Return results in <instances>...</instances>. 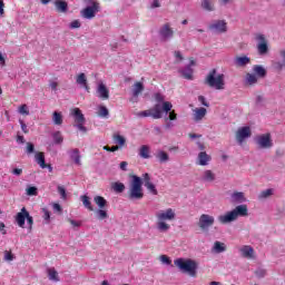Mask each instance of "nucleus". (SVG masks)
Returning <instances> with one entry per match:
<instances>
[{"label":"nucleus","instance_id":"1","mask_svg":"<svg viewBox=\"0 0 285 285\" xmlns=\"http://www.w3.org/2000/svg\"><path fill=\"white\" fill-rule=\"evenodd\" d=\"M239 217H248V206L238 205L233 210L227 212L225 215L218 216L219 224H230L237 222Z\"/></svg>","mask_w":285,"mask_h":285},{"label":"nucleus","instance_id":"2","mask_svg":"<svg viewBox=\"0 0 285 285\" xmlns=\"http://www.w3.org/2000/svg\"><path fill=\"white\" fill-rule=\"evenodd\" d=\"M163 110L164 112H170V110H173V104L170 101L163 102V106L160 104H156L153 108L138 112L137 117H151L153 119H161Z\"/></svg>","mask_w":285,"mask_h":285},{"label":"nucleus","instance_id":"3","mask_svg":"<svg viewBox=\"0 0 285 285\" xmlns=\"http://www.w3.org/2000/svg\"><path fill=\"white\" fill-rule=\"evenodd\" d=\"M205 86L215 88V90H224L226 88V80L224 73H217V69H212L205 80Z\"/></svg>","mask_w":285,"mask_h":285},{"label":"nucleus","instance_id":"4","mask_svg":"<svg viewBox=\"0 0 285 285\" xmlns=\"http://www.w3.org/2000/svg\"><path fill=\"white\" fill-rule=\"evenodd\" d=\"M141 186H144L141 177L132 175L129 184V190L127 191L128 199H144V188Z\"/></svg>","mask_w":285,"mask_h":285},{"label":"nucleus","instance_id":"5","mask_svg":"<svg viewBox=\"0 0 285 285\" xmlns=\"http://www.w3.org/2000/svg\"><path fill=\"white\" fill-rule=\"evenodd\" d=\"M175 266L179 268L181 273H187L190 277H197V261L190 258H177L174 261Z\"/></svg>","mask_w":285,"mask_h":285},{"label":"nucleus","instance_id":"6","mask_svg":"<svg viewBox=\"0 0 285 285\" xmlns=\"http://www.w3.org/2000/svg\"><path fill=\"white\" fill-rule=\"evenodd\" d=\"M156 217L158 219V230H160V233H166L167 230H170V226L166 222H173L175 219V210H173V208H168L165 212L157 213Z\"/></svg>","mask_w":285,"mask_h":285},{"label":"nucleus","instance_id":"7","mask_svg":"<svg viewBox=\"0 0 285 285\" xmlns=\"http://www.w3.org/2000/svg\"><path fill=\"white\" fill-rule=\"evenodd\" d=\"M215 225V217L208 214L200 215L198 219V227L203 233H208L210 227Z\"/></svg>","mask_w":285,"mask_h":285},{"label":"nucleus","instance_id":"8","mask_svg":"<svg viewBox=\"0 0 285 285\" xmlns=\"http://www.w3.org/2000/svg\"><path fill=\"white\" fill-rule=\"evenodd\" d=\"M99 2L92 1L90 7L81 10V17H83V19H95V16L97 12H99Z\"/></svg>","mask_w":285,"mask_h":285},{"label":"nucleus","instance_id":"9","mask_svg":"<svg viewBox=\"0 0 285 285\" xmlns=\"http://www.w3.org/2000/svg\"><path fill=\"white\" fill-rule=\"evenodd\" d=\"M256 41H258L257 45V51L258 55H267L268 53V40H266V36L263 33H257L255 36Z\"/></svg>","mask_w":285,"mask_h":285},{"label":"nucleus","instance_id":"10","mask_svg":"<svg viewBox=\"0 0 285 285\" xmlns=\"http://www.w3.org/2000/svg\"><path fill=\"white\" fill-rule=\"evenodd\" d=\"M253 132L250 131V127H240L236 131V141L238 144H244L245 139H248Z\"/></svg>","mask_w":285,"mask_h":285},{"label":"nucleus","instance_id":"11","mask_svg":"<svg viewBox=\"0 0 285 285\" xmlns=\"http://www.w3.org/2000/svg\"><path fill=\"white\" fill-rule=\"evenodd\" d=\"M256 144L259 148H272L273 141L271 140V134H263L256 138Z\"/></svg>","mask_w":285,"mask_h":285},{"label":"nucleus","instance_id":"12","mask_svg":"<svg viewBox=\"0 0 285 285\" xmlns=\"http://www.w3.org/2000/svg\"><path fill=\"white\" fill-rule=\"evenodd\" d=\"M209 30H212V32H217V33L222 35V33L226 32V30H228V28L226 26V21L216 20L212 24H209Z\"/></svg>","mask_w":285,"mask_h":285},{"label":"nucleus","instance_id":"13","mask_svg":"<svg viewBox=\"0 0 285 285\" xmlns=\"http://www.w3.org/2000/svg\"><path fill=\"white\" fill-rule=\"evenodd\" d=\"M142 181L144 186L147 188L149 193H151V195H158L157 187L155 186V184H153V181H150V174H144Z\"/></svg>","mask_w":285,"mask_h":285},{"label":"nucleus","instance_id":"14","mask_svg":"<svg viewBox=\"0 0 285 285\" xmlns=\"http://www.w3.org/2000/svg\"><path fill=\"white\" fill-rule=\"evenodd\" d=\"M28 209L26 207H22L21 210L16 215V223L20 228H26V219L28 217Z\"/></svg>","mask_w":285,"mask_h":285},{"label":"nucleus","instance_id":"15","mask_svg":"<svg viewBox=\"0 0 285 285\" xmlns=\"http://www.w3.org/2000/svg\"><path fill=\"white\" fill-rule=\"evenodd\" d=\"M160 37H163L165 40L173 39L175 36V31L173 28H170V23H165L160 30H159Z\"/></svg>","mask_w":285,"mask_h":285},{"label":"nucleus","instance_id":"16","mask_svg":"<svg viewBox=\"0 0 285 285\" xmlns=\"http://www.w3.org/2000/svg\"><path fill=\"white\" fill-rule=\"evenodd\" d=\"M239 253L245 259H253L255 257V249L249 245L242 246Z\"/></svg>","mask_w":285,"mask_h":285},{"label":"nucleus","instance_id":"17","mask_svg":"<svg viewBox=\"0 0 285 285\" xmlns=\"http://www.w3.org/2000/svg\"><path fill=\"white\" fill-rule=\"evenodd\" d=\"M35 159L40 168H49V170H52V166L46 164V154H43V151H38L35 155Z\"/></svg>","mask_w":285,"mask_h":285},{"label":"nucleus","instance_id":"18","mask_svg":"<svg viewBox=\"0 0 285 285\" xmlns=\"http://www.w3.org/2000/svg\"><path fill=\"white\" fill-rule=\"evenodd\" d=\"M97 92L100 99H110V90H108V87L104 82L98 85Z\"/></svg>","mask_w":285,"mask_h":285},{"label":"nucleus","instance_id":"19","mask_svg":"<svg viewBox=\"0 0 285 285\" xmlns=\"http://www.w3.org/2000/svg\"><path fill=\"white\" fill-rule=\"evenodd\" d=\"M210 155H207L206 151H200L198 154V166H208L210 164Z\"/></svg>","mask_w":285,"mask_h":285},{"label":"nucleus","instance_id":"20","mask_svg":"<svg viewBox=\"0 0 285 285\" xmlns=\"http://www.w3.org/2000/svg\"><path fill=\"white\" fill-rule=\"evenodd\" d=\"M206 112L207 110L204 107L194 109V121H202L206 117Z\"/></svg>","mask_w":285,"mask_h":285},{"label":"nucleus","instance_id":"21","mask_svg":"<svg viewBox=\"0 0 285 285\" xmlns=\"http://www.w3.org/2000/svg\"><path fill=\"white\" fill-rule=\"evenodd\" d=\"M250 63V58L247 56H239L235 58V66L238 68H244V66H248Z\"/></svg>","mask_w":285,"mask_h":285},{"label":"nucleus","instance_id":"22","mask_svg":"<svg viewBox=\"0 0 285 285\" xmlns=\"http://www.w3.org/2000/svg\"><path fill=\"white\" fill-rule=\"evenodd\" d=\"M72 115L75 117L76 124H86V117H83V114L81 112V109L75 108L72 110Z\"/></svg>","mask_w":285,"mask_h":285},{"label":"nucleus","instance_id":"23","mask_svg":"<svg viewBox=\"0 0 285 285\" xmlns=\"http://www.w3.org/2000/svg\"><path fill=\"white\" fill-rule=\"evenodd\" d=\"M232 202L233 204H243V202H246V197L244 196V193L235 191L232 194Z\"/></svg>","mask_w":285,"mask_h":285},{"label":"nucleus","instance_id":"24","mask_svg":"<svg viewBox=\"0 0 285 285\" xmlns=\"http://www.w3.org/2000/svg\"><path fill=\"white\" fill-rule=\"evenodd\" d=\"M139 157H141V159H150V146L142 145L139 148Z\"/></svg>","mask_w":285,"mask_h":285},{"label":"nucleus","instance_id":"25","mask_svg":"<svg viewBox=\"0 0 285 285\" xmlns=\"http://www.w3.org/2000/svg\"><path fill=\"white\" fill-rule=\"evenodd\" d=\"M55 6L58 12H68V2L65 0H56Z\"/></svg>","mask_w":285,"mask_h":285},{"label":"nucleus","instance_id":"26","mask_svg":"<svg viewBox=\"0 0 285 285\" xmlns=\"http://www.w3.org/2000/svg\"><path fill=\"white\" fill-rule=\"evenodd\" d=\"M253 72L259 77V79H264L266 77V69L261 65H255L253 67Z\"/></svg>","mask_w":285,"mask_h":285},{"label":"nucleus","instance_id":"27","mask_svg":"<svg viewBox=\"0 0 285 285\" xmlns=\"http://www.w3.org/2000/svg\"><path fill=\"white\" fill-rule=\"evenodd\" d=\"M47 275L51 282H59V273L57 272V269H55V267L48 268Z\"/></svg>","mask_w":285,"mask_h":285},{"label":"nucleus","instance_id":"28","mask_svg":"<svg viewBox=\"0 0 285 285\" xmlns=\"http://www.w3.org/2000/svg\"><path fill=\"white\" fill-rule=\"evenodd\" d=\"M81 202H82V206H85V208H87V210H95V207H92V203L90 202V197H88L87 195H82L80 197Z\"/></svg>","mask_w":285,"mask_h":285},{"label":"nucleus","instance_id":"29","mask_svg":"<svg viewBox=\"0 0 285 285\" xmlns=\"http://www.w3.org/2000/svg\"><path fill=\"white\" fill-rule=\"evenodd\" d=\"M94 202L98 206L99 209L106 208V206H108V200H106V198H104L102 196H96L94 198Z\"/></svg>","mask_w":285,"mask_h":285},{"label":"nucleus","instance_id":"30","mask_svg":"<svg viewBox=\"0 0 285 285\" xmlns=\"http://www.w3.org/2000/svg\"><path fill=\"white\" fill-rule=\"evenodd\" d=\"M52 121L55 126H61L63 124V116L59 111H53Z\"/></svg>","mask_w":285,"mask_h":285},{"label":"nucleus","instance_id":"31","mask_svg":"<svg viewBox=\"0 0 285 285\" xmlns=\"http://www.w3.org/2000/svg\"><path fill=\"white\" fill-rule=\"evenodd\" d=\"M213 250H214V253H225V250H226V244H224V243H222V242H219V240H216L215 243H214V247H213Z\"/></svg>","mask_w":285,"mask_h":285},{"label":"nucleus","instance_id":"32","mask_svg":"<svg viewBox=\"0 0 285 285\" xmlns=\"http://www.w3.org/2000/svg\"><path fill=\"white\" fill-rule=\"evenodd\" d=\"M156 158L158 159V161H160V164H166V161L170 159V157L168 156V153L164 150H159L156 155Z\"/></svg>","mask_w":285,"mask_h":285},{"label":"nucleus","instance_id":"33","mask_svg":"<svg viewBox=\"0 0 285 285\" xmlns=\"http://www.w3.org/2000/svg\"><path fill=\"white\" fill-rule=\"evenodd\" d=\"M144 90V82H135L134 89H132V96L139 97Z\"/></svg>","mask_w":285,"mask_h":285},{"label":"nucleus","instance_id":"34","mask_svg":"<svg viewBox=\"0 0 285 285\" xmlns=\"http://www.w3.org/2000/svg\"><path fill=\"white\" fill-rule=\"evenodd\" d=\"M71 159L77 164V166H81V155L79 154V149H72Z\"/></svg>","mask_w":285,"mask_h":285},{"label":"nucleus","instance_id":"35","mask_svg":"<svg viewBox=\"0 0 285 285\" xmlns=\"http://www.w3.org/2000/svg\"><path fill=\"white\" fill-rule=\"evenodd\" d=\"M111 188L115 193H124L126 190V185H124V183H112L111 184Z\"/></svg>","mask_w":285,"mask_h":285},{"label":"nucleus","instance_id":"36","mask_svg":"<svg viewBox=\"0 0 285 285\" xmlns=\"http://www.w3.org/2000/svg\"><path fill=\"white\" fill-rule=\"evenodd\" d=\"M184 79L193 80V68L187 66L184 70H180Z\"/></svg>","mask_w":285,"mask_h":285},{"label":"nucleus","instance_id":"37","mask_svg":"<svg viewBox=\"0 0 285 285\" xmlns=\"http://www.w3.org/2000/svg\"><path fill=\"white\" fill-rule=\"evenodd\" d=\"M215 180V173L213 170L207 169L203 174V181H214Z\"/></svg>","mask_w":285,"mask_h":285},{"label":"nucleus","instance_id":"38","mask_svg":"<svg viewBox=\"0 0 285 285\" xmlns=\"http://www.w3.org/2000/svg\"><path fill=\"white\" fill-rule=\"evenodd\" d=\"M245 81L247 86H255V83H257V77L255 76V73H247L245 77Z\"/></svg>","mask_w":285,"mask_h":285},{"label":"nucleus","instance_id":"39","mask_svg":"<svg viewBox=\"0 0 285 285\" xmlns=\"http://www.w3.org/2000/svg\"><path fill=\"white\" fill-rule=\"evenodd\" d=\"M202 7L204 8V10H207L208 12H213V10H215L213 0H203Z\"/></svg>","mask_w":285,"mask_h":285},{"label":"nucleus","instance_id":"40","mask_svg":"<svg viewBox=\"0 0 285 285\" xmlns=\"http://www.w3.org/2000/svg\"><path fill=\"white\" fill-rule=\"evenodd\" d=\"M76 83L79 86H86L88 83V79L86 78V73H79L76 78Z\"/></svg>","mask_w":285,"mask_h":285},{"label":"nucleus","instance_id":"41","mask_svg":"<svg viewBox=\"0 0 285 285\" xmlns=\"http://www.w3.org/2000/svg\"><path fill=\"white\" fill-rule=\"evenodd\" d=\"M53 142L59 145L63 144V135H61V131H56L52 134Z\"/></svg>","mask_w":285,"mask_h":285},{"label":"nucleus","instance_id":"42","mask_svg":"<svg viewBox=\"0 0 285 285\" xmlns=\"http://www.w3.org/2000/svg\"><path fill=\"white\" fill-rule=\"evenodd\" d=\"M114 141L119 145V148H121V146H126V138L121 135H114Z\"/></svg>","mask_w":285,"mask_h":285},{"label":"nucleus","instance_id":"43","mask_svg":"<svg viewBox=\"0 0 285 285\" xmlns=\"http://www.w3.org/2000/svg\"><path fill=\"white\" fill-rule=\"evenodd\" d=\"M96 215L100 220L108 219V212H106L104 208L96 210Z\"/></svg>","mask_w":285,"mask_h":285},{"label":"nucleus","instance_id":"44","mask_svg":"<svg viewBox=\"0 0 285 285\" xmlns=\"http://www.w3.org/2000/svg\"><path fill=\"white\" fill-rule=\"evenodd\" d=\"M273 195V189H265L258 195V199H268Z\"/></svg>","mask_w":285,"mask_h":285},{"label":"nucleus","instance_id":"45","mask_svg":"<svg viewBox=\"0 0 285 285\" xmlns=\"http://www.w3.org/2000/svg\"><path fill=\"white\" fill-rule=\"evenodd\" d=\"M20 115H30V110L28 109V105H21L18 109Z\"/></svg>","mask_w":285,"mask_h":285},{"label":"nucleus","instance_id":"46","mask_svg":"<svg viewBox=\"0 0 285 285\" xmlns=\"http://www.w3.org/2000/svg\"><path fill=\"white\" fill-rule=\"evenodd\" d=\"M98 115L99 117H108L109 115L108 108L101 106L98 110Z\"/></svg>","mask_w":285,"mask_h":285},{"label":"nucleus","instance_id":"47","mask_svg":"<svg viewBox=\"0 0 285 285\" xmlns=\"http://www.w3.org/2000/svg\"><path fill=\"white\" fill-rule=\"evenodd\" d=\"M42 213L45 222H47V224H50V210H48V208H42Z\"/></svg>","mask_w":285,"mask_h":285},{"label":"nucleus","instance_id":"48","mask_svg":"<svg viewBox=\"0 0 285 285\" xmlns=\"http://www.w3.org/2000/svg\"><path fill=\"white\" fill-rule=\"evenodd\" d=\"M58 193L61 196V199H67L68 194H66V188L63 186H58Z\"/></svg>","mask_w":285,"mask_h":285},{"label":"nucleus","instance_id":"49","mask_svg":"<svg viewBox=\"0 0 285 285\" xmlns=\"http://www.w3.org/2000/svg\"><path fill=\"white\" fill-rule=\"evenodd\" d=\"M160 262H163V264H167V266H170L173 264V261H170V257L166 255L160 256Z\"/></svg>","mask_w":285,"mask_h":285},{"label":"nucleus","instance_id":"50","mask_svg":"<svg viewBox=\"0 0 285 285\" xmlns=\"http://www.w3.org/2000/svg\"><path fill=\"white\" fill-rule=\"evenodd\" d=\"M19 124L21 126L22 132H24V135H28V132H30V130L28 129V125H26L23 120H19Z\"/></svg>","mask_w":285,"mask_h":285},{"label":"nucleus","instance_id":"51","mask_svg":"<svg viewBox=\"0 0 285 285\" xmlns=\"http://www.w3.org/2000/svg\"><path fill=\"white\" fill-rule=\"evenodd\" d=\"M27 224L29 225V230H32V225L35 224V218H32V216H30V213L27 216Z\"/></svg>","mask_w":285,"mask_h":285},{"label":"nucleus","instance_id":"52","mask_svg":"<svg viewBox=\"0 0 285 285\" xmlns=\"http://www.w3.org/2000/svg\"><path fill=\"white\" fill-rule=\"evenodd\" d=\"M70 28L71 30H75L77 28H81V22H79V20H73L71 23H70Z\"/></svg>","mask_w":285,"mask_h":285},{"label":"nucleus","instance_id":"53","mask_svg":"<svg viewBox=\"0 0 285 285\" xmlns=\"http://www.w3.org/2000/svg\"><path fill=\"white\" fill-rule=\"evenodd\" d=\"M27 153L31 155V153H35V145L32 142H27Z\"/></svg>","mask_w":285,"mask_h":285},{"label":"nucleus","instance_id":"54","mask_svg":"<svg viewBox=\"0 0 285 285\" xmlns=\"http://www.w3.org/2000/svg\"><path fill=\"white\" fill-rule=\"evenodd\" d=\"M76 127L78 128V130H80L81 132H88V129L86 128V126H83V122H78L76 125Z\"/></svg>","mask_w":285,"mask_h":285},{"label":"nucleus","instance_id":"55","mask_svg":"<svg viewBox=\"0 0 285 285\" xmlns=\"http://www.w3.org/2000/svg\"><path fill=\"white\" fill-rule=\"evenodd\" d=\"M12 175H16L17 177L21 176L23 174V169L21 168H13L12 169Z\"/></svg>","mask_w":285,"mask_h":285},{"label":"nucleus","instance_id":"56","mask_svg":"<svg viewBox=\"0 0 285 285\" xmlns=\"http://www.w3.org/2000/svg\"><path fill=\"white\" fill-rule=\"evenodd\" d=\"M6 8V3L3 0H0V17H3L6 14V11L3 10Z\"/></svg>","mask_w":285,"mask_h":285},{"label":"nucleus","instance_id":"57","mask_svg":"<svg viewBox=\"0 0 285 285\" xmlns=\"http://www.w3.org/2000/svg\"><path fill=\"white\" fill-rule=\"evenodd\" d=\"M27 194L31 196L37 195V187H29Z\"/></svg>","mask_w":285,"mask_h":285},{"label":"nucleus","instance_id":"58","mask_svg":"<svg viewBox=\"0 0 285 285\" xmlns=\"http://www.w3.org/2000/svg\"><path fill=\"white\" fill-rule=\"evenodd\" d=\"M68 222L69 224H71V226H73V228H79V226H81V222H77L72 219H69Z\"/></svg>","mask_w":285,"mask_h":285},{"label":"nucleus","instance_id":"59","mask_svg":"<svg viewBox=\"0 0 285 285\" xmlns=\"http://www.w3.org/2000/svg\"><path fill=\"white\" fill-rule=\"evenodd\" d=\"M198 101H200V104H202L203 106H205L206 108H208L209 105L206 102V97L199 96V97H198Z\"/></svg>","mask_w":285,"mask_h":285},{"label":"nucleus","instance_id":"60","mask_svg":"<svg viewBox=\"0 0 285 285\" xmlns=\"http://www.w3.org/2000/svg\"><path fill=\"white\" fill-rule=\"evenodd\" d=\"M177 119V114L175 110L169 111V120L175 121Z\"/></svg>","mask_w":285,"mask_h":285},{"label":"nucleus","instance_id":"61","mask_svg":"<svg viewBox=\"0 0 285 285\" xmlns=\"http://www.w3.org/2000/svg\"><path fill=\"white\" fill-rule=\"evenodd\" d=\"M4 257H6V259L8 262H12L14 259V256L12 255L11 252H6V256Z\"/></svg>","mask_w":285,"mask_h":285},{"label":"nucleus","instance_id":"62","mask_svg":"<svg viewBox=\"0 0 285 285\" xmlns=\"http://www.w3.org/2000/svg\"><path fill=\"white\" fill-rule=\"evenodd\" d=\"M155 100L158 101V104H161V101H164V96L161 94H155Z\"/></svg>","mask_w":285,"mask_h":285},{"label":"nucleus","instance_id":"63","mask_svg":"<svg viewBox=\"0 0 285 285\" xmlns=\"http://www.w3.org/2000/svg\"><path fill=\"white\" fill-rule=\"evenodd\" d=\"M120 170H124V171L128 170V161L120 163Z\"/></svg>","mask_w":285,"mask_h":285},{"label":"nucleus","instance_id":"64","mask_svg":"<svg viewBox=\"0 0 285 285\" xmlns=\"http://www.w3.org/2000/svg\"><path fill=\"white\" fill-rule=\"evenodd\" d=\"M174 57H176V59H179V61L184 60V56H181V51H175Z\"/></svg>","mask_w":285,"mask_h":285}]
</instances>
